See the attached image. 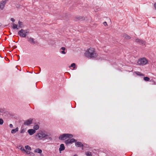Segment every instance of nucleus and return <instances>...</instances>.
<instances>
[{"label": "nucleus", "instance_id": "nucleus-1", "mask_svg": "<svg viewBox=\"0 0 156 156\" xmlns=\"http://www.w3.org/2000/svg\"><path fill=\"white\" fill-rule=\"evenodd\" d=\"M36 136L40 140L42 139H47L49 140H52V138L51 134H48L46 132L44 131H40L37 133Z\"/></svg>", "mask_w": 156, "mask_h": 156}, {"label": "nucleus", "instance_id": "nucleus-2", "mask_svg": "<svg viewBox=\"0 0 156 156\" xmlns=\"http://www.w3.org/2000/svg\"><path fill=\"white\" fill-rule=\"evenodd\" d=\"M85 55L88 58H95L97 56L95 53L94 49L93 48H90L88 49L85 53Z\"/></svg>", "mask_w": 156, "mask_h": 156}, {"label": "nucleus", "instance_id": "nucleus-3", "mask_svg": "<svg viewBox=\"0 0 156 156\" xmlns=\"http://www.w3.org/2000/svg\"><path fill=\"white\" fill-rule=\"evenodd\" d=\"M29 33V29L23 30L21 29L18 32V34L21 37H26L27 35Z\"/></svg>", "mask_w": 156, "mask_h": 156}, {"label": "nucleus", "instance_id": "nucleus-4", "mask_svg": "<svg viewBox=\"0 0 156 156\" xmlns=\"http://www.w3.org/2000/svg\"><path fill=\"white\" fill-rule=\"evenodd\" d=\"M73 136L70 134L65 133L61 135L59 137V139L61 140H64L67 138H72Z\"/></svg>", "mask_w": 156, "mask_h": 156}, {"label": "nucleus", "instance_id": "nucleus-5", "mask_svg": "<svg viewBox=\"0 0 156 156\" xmlns=\"http://www.w3.org/2000/svg\"><path fill=\"white\" fill-rule=\"evenodd\" d=\"M137 62L140 65H145L147 63V61L145 58H143L139 59Z\"/></svg>", "mask_w": 156, "mask_h": 156}, {"label": "nucleus", "instance_id": "nucleus-6", "mask_svg": "<svg viewBox=\"0 0 156 156\" xmlns=\"http://www.w3.org/2000/svg\"><path fill=\"white\" fill-rule=\"evenodd\" d=\"M28 41L30 44L34 45L37 44V41L35 40V39L31 37L28 36L27 37Z\"/></svg>", "mask_w": 156, "mask_h": 156}, {"label": "nucleus", "instance_id": "nucleus-7", "mask_svg": "<svg viewBox=\"0 0 156 156\" xmlns=\"http://www.w3.org/2000/svg\"><path fill=\"white\" fill-rule=\"evenodd\" d=\"M33 121V119L30 118L29 119L25 120L24 124L25 126H30L32 123Z\"/></svg>", "mask_w": 156, "mask_h": 156}, {"label": "nucleus", "instance_id": "nucleus-8", "mask_svg": "<svg viewBox=\"0 0 156 156\" xmlns=\"http://www.w3.org/2000/svg\"><path fill=\"white\" fill-rule=\"evenodd\" d=\"M8 0H2L0 2V9H4V7Z\"/></svg>", "mask_w": 156, "mask_h": 156}, {"label": "nucleus", "instance_id": "nucleus-9", "mask_svg": "<svg viewBox=\"0 0 156 156\" xmlns=\"http://www.w3.org/2000/svg\"><path fill=\"white\" fill-rule=\"evenodd\" d=\"M76 141V140H75V139L73 138H72L66 140L65 141V142L66 145H68L69 144H72L73 143L75 142Z\"/></svg>", "mask_w": 156, "mask_h": 156}, {"label": "nucleus", "instance_id": "nucleus-10", "mask_svg": "<svg viewBox=\"0 0 156 156\" xmlns=\"http://www.w3.org/2000/svg\"><path fill=\"white\" fill-rule=\"evenodd\" d=\"M135 41L136 42L140 44H145V42L142 40L139 39H137Z\"/></svg>", "mask_w": 156, "mask_h": 156}, {"label": "nucleus", "instance_id": "nucleus-11", "mask_svg": "<svg viewBox=\"0 0 156 156\" xmlns=\"http://www.w3.org/2000/svg\"><path fill=\"white\" fill-rule=\"evenodd\" d=\"M28 132L30 135H32L36 132V130L33 129H29Z\"/></svg>", "mask_w": 156, "mask_h": 156}, {"label": "nucleus", "instance_id": "nucleus-12", "mask_svg": "<svg viewBox=\"0 0 156 156\" xmlns=\"http://www.w3.org/2000/svg\"><path fill=\"white\" fill-rule=\"evenodd\" d=\"M75 142V145L77 147H83V145L82 143L80 142H76V140Z\"/></svg>", "mask_w": 156, "mask_h": 156}, {"label": "nucleus", "instance_id": "nucleus-13", "mask_svg": "<svg viewBox=\"0 0 156 156\" xmlns=\"http://www.w3.org/2000/svg\"><path fill=\"white\" fill-rule=\"evenodd\" d=\"M65 149V146L63 144H61L60 145V147L59 148V151L60 152L64 150ZM61 153V152H60Z\"/></svg>", "mask_w": 156, "mask_h": 156}, {"label": "nucleus", "instance_id": "nucleus-14", "mask_svg": "<svg viewBox=\"0 0 156 156\" xmlns=\"http://www.w3.org/2000/svg\"><path fill=\"white\" fill-rule=\"evenodd\" d=\"M34 152L35 153H38L41 154L42 153V151L39 148H37L34 151Z\"/></svg>", "mask_w": 156, "mask_h": 156}, {"label": "nucleus", "instance_id": "nucleus-15", "mask_svg": "<svg viewBox=\"0 0 156 156\" xmlns=\"http://www.w3.org/2000/svg\"><path fill=\"white\" fill-rule=\"evenodd\" d=\"M122 37L126 39H129L131 38V37L126 34H124L122 35Z\"/></svg>", "mask_w": 156, "mask_h": 156}, {"label": "nucleus", "instance_id": "nucleus-16", "mask_svg": "<svg viewBox=\"0 0 156 156\" xmlns=\"http://www.w3.org/2000/svg\"><path fill=\"white\" fill-rule=\"evenodd\" d=\"M18 24H19V28H21L24 27L23 23L20 21L18 22Z\"/></svg>", "mask_w": 156, "mask_h": 156}, {"label": "nucleus", "instance_id": "nucleus-17", "mask_svg": "<svg viewBox=\"0 0 156 156\" xmlns=\"http://www.w3.org/2000/svg\"><path fill=\"white\" fill-rule=\"evenodd\" d=\"M18 128L16 127L15 129H12L11 131V133L12 134L15 133L18 131Z\"/></svg>", "mask_w": 156, "mask_h": 156}, {"label": "nucleus", "instance_id": "nucleus-18", "mask_svg": "<svg viewBox=\"0 0 156 156\" xmlns=\"http://www.w3.org/2000/svg\"><path fill=\"white\" fill-rule=\"evenodd\" d=\"M62 50V51H61V52L63 54H66V52L64 51L66 50V48L65 47H62L60 49V50Z\"/></svg>", "mask_w": 156, "mask_h": 156}, {"label": "nucleus", "instance_id": "nucleus-19", "mask_svg": "<svg viewBox=\"0 0 156 156\" xmlns=\"http://www.w3.org/2000/svg\"><path fill=\"white\" fill-rule=\"evenodd\" d=\"M12 25L13 26L12 28L13 29H16L17 30L18 29L17 25L15 24L14 23H12Z\"/></svg>", "mask_w": 156, "mask_h": 156}, {"label": "nucleus", "instance_id": "nucleus-20", "mask_svg": "<svg viewBox=\"0 0 156 156\" xmlns=\"http://www.w3.org/2000/svg\"><path fill=\"white\" fill-rule=\"evenodd\" d=\"M39 128V126L38 125H36L33 127L34 129L35 130H38Z\"/></svg>", "mask_w": 156, "mask_h": 156}, {"label": "nucleus", "instance_id": "nucleus-21", "mask_svg": "<svg viewBox=\"0 0 156 156\" xmlns=\"http://www.w3.org/2000/svg\"><path fill=\"white\" fill-rule=\"evenodd\" d=\"M85 154L87 156H92L91 152H86L85 153Z\"/></svg>", "mask_w": 156, "mask_h": 156}, {"label": "nucleus", "instance_id": "nucleus-22", "mask_svg": "<svg viewBox=\"0 0 156 156\" xmlns=\"http://www.w3.org/2000/svg\"><path fill=\"white\" fill-rule=\"evenodd\" d=\"M25 148L29 151L31 150V148L29 145H27L25 146Z\"/></svg>", "mask_w": 156, "mask_h": 156}, {"label": "nucleus", "instance_id": "nucleus-23", "mask_svg": "<svg viewBox=\"0 0 156 156\" xmlns=\"http://www.w3.org/2000/svg\"><path fill=\"white\" fill-rule=\"evenodd\" d=\"M144 80L146 81H149L150 80V78L147 77H145L144 78Z\"/></svg>", "mask_w": 156, "mask_h": 156}, {"label": "nucleus", "instance_id": "nucleus-24", "mask_svg": "<svg viewBox=\"0 0 156 156\" xmlns=\"http://www.w3.org/2000/svg\"><path fill=\"white\" fill-rule=\"evenodd\" d=\"M70 67H73V68L75 69L76 68V64L75 63H72L69 66Z\"/></svg>", "mask_w": 156, "mask_h": 156}, {"label": "nucleus", "instance_id": "nucleus-25", "mask_svg": "<svg viewBox=\"0 0 156 156\" xmlns=\"http://www.w3.org/2000/svg\"><path fill=\"white\" fill-rule=\"evenodd\" d=\"M19 148L22 151H26L25 149L23 147H21L20 146H19Z\"/></svg>", "mask_w": 156, "mask_h": 156}, {"label": "nucleus", "instance_id": "nucleus-26", "mask_svg": "<svg viewBox=\"0 0 156 156\" xmlns=\"http://www.w3.org/2000/svg\"><path fill=\"white\" fill-rule=\"evenodd\" d=\"M136 73L138 75L144 76V75L143 74H142L140 72H136Z\"/></svg>", "mask_w": 156, "mask_h": 156}, {"label": "nucleus", "instance_id": "nucleus-27", "mask_svg": "<svg viewBox=\"0 0 156 156\" xmlns=\"http://www.w3.org/2000/svg\"><path fill=\"white\" fill-rule=\"evenodd\" d=\"M4 122V121L2 119H0V125H2Z\"/></svg>", "mask_w": 156, "mask_h": 156}, {"label": "nucleus", "instance_id": "nucleus-28", "mask_svg": "<svg viewBox=\"0 0 156 156\" xmlns=\"http://www.w3.org/2000/svg\"><path fill=\"white\" fill-rule=\"evenodd\" d=\"M103 23L105 27H106L108 26L106 22H104Z\"/></svg>", "mask_w": 156, "mask_h": 156}, {"label": "nucleus", "instance_id": "nucleus-29", "mask_svg": "<svg viewBox=\"0 0 156 156\" xmlns=\"http://www.w3.org/2000/svg\"><path fill=\"white\" fill-rule=\"evenodd\" d=\"M24 132H25V130H24V129H22L21 130L20 133H24Z\"/></svg>", "mask_w": 156, "mask_h": 156}, {"label": "nucleus", "instance_id": "nucleus-30", "mask_svg": "<svg viewBox=\"0 0 156 156\" xmlns=\"http://www.w3.org/2000/svg\"><path fill=\"white\" fill-rule=\"evenodd\" d=\"M11 21H12V22H14L15 21V19L14 18H11Z\"/></svg>", "mask_w": 156, "mask_h": 156}, {"label": "nucleus", "instance_id": "nucleus-31", "mask_svg": "<svg viewBox=\"0 0 156 156\" xmlns=\"http://www.w3.org/2000/svg\"><path fill=\"white\" fill-rule=\"evenodd\" d=\"M10 127L12 128L13 127V125L12 124H10L9 125Z\"/></svg>", "mask_w": 156, "mask_h": 156}, {"label": "nucleus", "instance_id": "nucleus-32", "mask_svg": "<svg viewBox=\"0 0 156 156\" xmlns=\"http://www.w3.org/2000/svg\"><path fill=\"white\" fill-rule=\"evenodd\" d=\"M154 6L155 9H156V3H155L154 4Z\"/></svg>", "mask_w": 156, "mask_h": 156}, {"label": "nucleus", "instance_id": "nucleus-33", "mask_svg": "<svg viewBox=\"0 0 156 156\" xmlns=\"http://www.w3.org/2000/svg\"><path fill=\"white\" fill-rule=\"evenodd\" d=\"M2 59L0 58V63H1L2 62Z\"/></svg>", "mask_w": 156, "mask_h": 156}, {"label": "nucleus", "instance_id": "nucleus-34", "mask_svg": "<svg viewBox=\"0 0 156 156\" xmlns=\"http://www.w3.org/2000/svg\"><path fill=\"white\" fill-rule=\"evenodd\" d=\"M14 48H16L17 47V46H14Z\"/></svg>", "mask_w": 156, "mask_h": 156}, {"label": "nucleus", "instance_id": "nucleus-35", "mask_svg": "<svg viewBox=\"0 0 156 156\" xmlns=\"http://www.w3.org/2000/svg\"><path fill=\"white\" fill-rule=\"evenodd\" d=\"M30 152H28V151H27V154H29L30 153Z\"/></svg>", "mask_w": 156, "mask_h": 156}, {"label": "nucleus", "instance_id": "nucleus-36", "mask_svg": "<svg viewBox=\"0 0 156 156\" xmlns=\"http://www.w3.org/2000/svg\"><path fill=\"white\" fill-rule=\"evenodd\" d=\"M2 25V24L1 23H0V27H1Z\"/></svg>", "mask_w": 156, "mask_h": 156}, {"label": "nucleus", "instance_id": "nucleus-37", "mask_svg": "<svg viewBox=\"0 0 156 156\" xmlns=\"http://www.w3.org/2000/svg\"><path fill=\"white\" fill-rule=\"evenodd\" d=\"M15 68H16V69H18V68H17V66H16V67H15Z\"/></svg>", "mask_w": 156, "mask_h": 156}, {"label": "nucleus", "instance_id": "nucleus-38", "mask_svg": "<svg viewBox=\"0 0 156 156\" xmlns=\"http://www.w3.org/2000/svg\"><path fill=\"white\" fill-rule=\"evenodd\" d=\"M73 156H77V155L76 154H75L74 155H73Z\"/></svg>", "mask_w": 156, "mask_h": 156}, {"label": "nucleus", "instance_id": "nucleus-39", "mask_svg": "<svg viewBox=\"0 0 156 156\" xmlns=\"http://www.w3.org/2000/svg\"><path fill=\"white\" fill-rule=\"evenodd\" d=\"M82 150H83V147H82Z\"/></svg>", "mask_w": 156, "mask_h": 156}]
</instances>
